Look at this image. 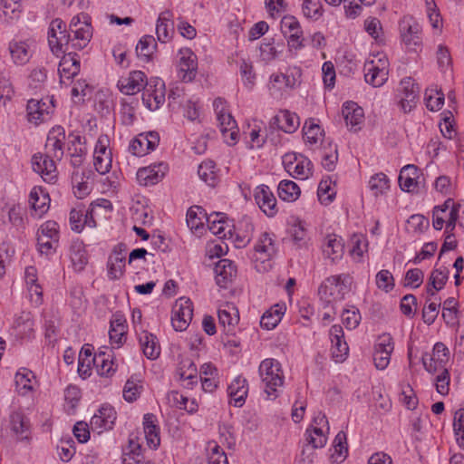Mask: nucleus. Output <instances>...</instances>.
I'll list each match as a JSON object with an SVG mask.
<instances>
[{
  "instance_id": "obj_60",
  "label": "nucleus",
  "mask_w": 464,
  "mask_h": 464,
  "mask_svg": "<svg viewBox=\"0 0 464 464\" xmlns=\"http://www.w3.org/2000/svg\"><path fill=\"white\" fill-rule=\"evenodd\" d=\"M343 323L349 330H353L358 326L361 321V314L358 309H344L342 314Z\"/></svg>"
},
{
  "instance_id": "obj_30",
  "label": "nucleus",
  "mask_w": 464,
  "mask_h": 464,
  "mask_svg": "<svg viewBox=\"0 0 464 464\" xmlns=\"http://www.w3.org/2000/svg\"><path fill=\"white\" fill-rule=\"evenodd\" d=\"M49 107L46 106L45 102L37 100H30L27 102V117L30 122L35 125L44 121L46 117L49 115Z\"/></svg>"
},
{
  "instance_id": "obj_61",
  "label": "nucleus",
  "mask_w": 464,
  "mask_h": 464,
  "mask_svg": "<svg viewBox=\"0 0 464 464\" xmlns=\"http://www.w3.org/2000/svg\"><path fill=\"white\" fill-rule=\"evenodd\" d=\"M423 272L419 268L410 269L404 277V286L418 288L423 282Z\"/></svg>"
},
{
  "instance_id": "obj_14",
  "label": "nucleus",
  "mask_w": 464,
  "mask_h": 464,
  "mask_svg": "<svg viewBox=\"0 0 464 464\" xmlns=\"http://www.w3.org/2000/svg\"><path fill=\"white\" fill-rule=\"evenodd\" d=\"M281 28L285 35L287 36L290 48L300 49L303 47L301 40L303 32L299 22L294 16H285L281 21Z\"/></svg>"
},
{
  "instance_id": "obj_53",
  "label": "nucleus",
  "mask_w": 464,
  "mask_h": 464,
  "mask_svg": "<svg viewBox=\"0 0 464 464\" xmlns=\"http://www.w3.org/2000/svg\"><path fill=\"white\" fill-rule=\"evenodd\" d=\"M60 34H63V37L57 36V45L51 47V51L53 54L56 56L59 55L60 53H69L74 51L72 49V33L67 30L60 32Z\"/></svg>"
},
{
  "instance_id": "obj_6",
  "label": "nucleus",
  "mask_w": 464,
  "mask_h": 464,
  "mask_svg": "<svg viewBox=\"0 0 464 464\" xmlns=\"http://www.w3.org/2000/svg\"><path fill=\"white\" fill-rule=\"evenodd\" d=\"M65 139V130L62 126L53 127L47 134L44 145L45 152L55 158L56 160H61L64 153Z\"/></svg>"
},
{
  "instance_id": "obj_24",
  "label": "nucleus",
  "mask_w": 464,
  "mask_h": 464,
  "mask_svg": "<svg viewBox=\"0 0 464 464\" xmlns=\"http://www.w3.org/2000/svg\"><path fill=\"white\" fill-rule=\"evenodd\" d=\"M247 392V382L240 376L237 377L227 387L228 396L234 401L236 407H241L245 403Z\"/></svg>"
},
{
  "instance_id": "obj_21",
  "label": "nucleus",
  "mask_w": 464,
  "mask_h": 464,
  "mask_svg": "<svg viewBox=\"0 0 464 464\" xmlns=\"http://www.w3.org/2000/svg\"><path fill=\"white\" fill-rule=\"evenodd\" d=\"M175 34L174 22L169 11L162 12L157 20L156 34L159 42L166 44L169 42Z\"/></svg>"
},
{
  "instance_id": "obj_8",
  "label": "nucleus",
  "mask_w": 464,
  "mask_h": 464,
  "mask_svg": "<svg viewBox=\"0 0 464 464\" xmlns=\"http://www.w3.org/2000/svg\"><path fill=\"white\" fill-rule=\"evenodd\" d=\"M299 118L295 113L289 111H280L269 122V130H283L285 133H293L299 127Z\"/></svg>"
},
{
  "instance_id": "obj_35",
  "label": "nucleus",
  "mask_w": 464,
  "mask_h": 464,
  "mask_svg": "<svg viewBox=\"0 0 464 464\" xmlns=\"http://www.w3.org/2000/svg\"><path fill=\"white\" fill-rule=\"evenodd\" d=\"M197 366L191 359L185 358L179 362L177 369V375H179L180 380L188 381L187 384L188 387L192 386L197 382Z\"/></svg>"
},
{
  "instance_id": "obj_20",
  "label": "nucleus",
  "mask_w": 464,
  "mask_h": 464,
  "mask_svg": "<svg viewBox=\"0 0 464 464\" xmlns=\"http://www.w3.org/2000/svg\"><path fill=\"white\" fill-rule=\"evenodd\" d=\"M218 324L227 334H231L235 325L239 321L237 310L229 303H226L218 311Z\"/></svg>"
},
{
  "instance_id": "obj_19",
  "label": "nucleus",
  "mask_w": 464,
  "mask_h": 464,
  "mask_svg": "<svg viewBox=\"0 0 464 464\" xmlns=\"http://www.w3.org/2000/svg\"><path fill=\"white\" fill-rule=\"evenodd\" d=\"M125 245L119 244L108 260V275L112 280L122 276L125 267Z\"/></svg>"
},
{
  "instance_id": "obj_27",
  "label": "nucleus",
  "mask_w": 464,
  "mask_h": 464,
  "mask_svg": "<svg viewBox=\"0 0 464 464\" xmlns=\"http://www.w3.org/2000/svg\"><path fill=\"white\" fill-rule=\"evenodd\" d=\"M165 101V84L163 82H158L155 90L150 92V89L142 94V102L151 111L160 107Z\"/></svg>"
},
{
  "instance_id": "obj_59",
  "label": "nucleus",
  "mask_w": 464,
  "mask_h": 464,
  "mask_svg": "<svg viewBox=\"0 0 464 464\" xmlns=\"http://www.w3.org/2000/svg\"><path fill=\"white\" fill-rule=\"evenodd\" d=\"M334 448L335 457V461H343L347 455V442H346V435L343 431H339L334 438Z\"/></svg>"
},
{
  "instance_id": "obj_62",
  "label": "nucleus",
  "mask_w": 464,
  "mask_h": 464,
  "mask_svg": "<svg viewBox=\"0 0 464 464\" xmlns=\"http://www.w3.org/2000/svg\"><path fill=\"white\" fill-rule=\"evenodd\" d=\"M393 281H394L393 276H392V273L388 270H381L376 275L377 286L380 289L384 290L385 292H389L393 288V286H394Z\"/></svg>"
},
{
  "instance_id": "obj_49",
  "label": "nucleus",
  "mask_w": 464,
  "mask_h": 464,
  "mask_svg": "<svg viewBox=\"0 0 464 464\" xmlns=\"http://www.w3.org/2000/svg\"><path fill=\"white\" fill-rule=\"evenodd\" d=\"M207 223L209 230L219 237H225V226L227 221L224 218V214L220 212L211 213L208 215Z\"/></svg>"
},
{
  "instance_id": "obj_11",
  "label": "nucleus",
  "mask_w": 464,
  "mask_h": 464,
  "mask_svg": "<svg viewBox=\"0 0 464 464\" xmlns=\"http://www.w3.org/2000/svg\"><path fill=\"white\" fill-rule=\"evenodd\" d=\"M379 63H381V65L375 64L373 61L364 64L365 82L372 87L382 86L388 79V62L379 59Z\"/></svg>"
},
{
  "instance_id": "obj_7",
  "label": "nucleus",
  "mask_w": 464,
  "mask_h": 464,
  "mask_svg": "<svg viewBox=\"0 0 464 464\" xmlns=\"http://www.w3.org/2000/svg\"><path fill=\"white\" fill-rule=\"evenodd\" d=\"M116 411L109 404H103L91 419L92 430L102 433L104 430H111L116 420Z\"/></svg>"
},
{
  "instance_id": "obj_10",
  "label": "nucleus",
  "mask_w": 464,
  "mask_h": 464,
  "mask_svg": "<svg viewBox=\"0 0 464 464\" xmlns=\"http://www.w3.org/2000/svg\"><path fill=\"white\" fill-rule=\"evenodd\" d=\"M329 334L332 342V356L336 362H343L348 355L349 347L344 341L342 326L338 324L333 325Z\"/></svg>"
},
{
  "instance_id": "obj_57",
  "label": "nucleus",
  "mask_w": 464,
  "mask_h": 464,
  "mask_svg": "<svg viewBox=\"0 0 464 464\" xmlns=\"http://www.w3.org/2000/svg\"><path fill=\"white\" fill-rule=\"evenodd\" d=\"M313 432L315 436L311 433L308 435L306 438L308 445L303 449V455H304L305 452L309 450L323 448L326 443V438L320 428H314Z\"/></svg>"
},
{
  "instance_id": "obj_52",
  "label": "nucleus",
  "mask_w": 464,
  "mask_h": 464,
  "mask_svg": "<svg viewBox=\"0 0 464 464\" xmlns=\"http://www.w3.org/2000/svg\"><path fill=\"white\" fill-rule=\"evenodd\" d=\"M453 430L456 441L459 448L464 447V409L460 408L455 411L453 419Z\"/></svg>"
},
{
  "instance_id": "obj_37",
  "label": "nucleus",
  "mask_w": 464,
  "mask_h": 464,
  "mask_svg": "<svg viewBox=\"0 0 464 464\" xmlns=\"http://www.w3.org/2000/svg\"><path fill=\"white\" fill-rule=\"evenodd\" d=\"M277 192L282 200L293 202L299 198L301 190L295 182L285 179L279 183Z\"/></svg>"
},
{
  "instance_id": "obj_28",
  "label": "nucleus",
  "mask_w": 464,
  "mask_h": 464,
  "mask_svg": "<svg viewBox=\"0 0 464 464\" xmlns=\"http://www.w3.org/2000/svg\"><path fill=\"white\" fill-rule=\"evenodd\" d=\"M50 198L41 188H34L29 195V204L35 215L42 217L49 208Z\"/></svg>"
},
{
  "instance_id": "obj_18",
  "label": "nucleus",
  "mask_w": 464,
  "mask_h": 464,
  "mask_svg": "<svg viewBox=\"0 0 464 464\" xmlns=\"http://www.w3.org/2000/svg\"><path fill=\"white\" fill-rule=\"evenodd\" d=\"M216 274V283L222 288H227V285L236 277L237 268L232 261L228 259L219 260L214 268Z\"/></svg>"
},
{
  "instance_id": "obj_5",
  "label": "nucleus",
  "mask_w": 464,
  "mask_h": 464,
  "mask_svg": "<svg viewBox=\"0 0 464 464\" xmlns=\"http://www.w3.org/2000/svg\"><path fill=\"white\" fill-rule=\"evenodd\" d=\"M55 160V158L46 152L36 153L32 158L33 170L41 175L44 181L53 183L57 178Z\"/></svg>"
},
{
  "instance_id": "obj_32",
  "label": "nucleus",
  "mask_w": 464,
  "mask_h": 464,
  "mask_svg": "<svg viewBox=\"0 0 464 464\" xmlns=\"http://www.w3.org/2000/svg\"><path fill=\"white\" fill-rule=\"evenodd\" d=\"M302 71L298 67H293L285 73H277L271 76L274 82L284 84L285 88L293 89L301 82Z\"/></svg>"
},
{
  "instance_id": "obj_44",
  "label": "nucleus",
  "mask_w": 464,
  "mask_h": 464,
  "mask_svg": "<svg viewBox=\"0 0 464 464\" xmlns=\"http://www.w3.org/2000/svg\"><path fill=\"white\" fill-rule=\"evenodd\" d=\"M125 320L121 317H115L111 322V329L109 332L110 340L112 343L121 345L126 340V325Z\"/></svg>"
},
{
  "instance_id": "obj_16",
  "label": "nucleus",
  "mask_w": 464,
  "mask_h": 464,
  "mask_svg": "<svg viewBox=\"0 0 464 464\" xmlns=\"http://www.w3.org/2000/svg\"><path fill=\"white\" fill-rule=\"evenodd\" d=\"M400 30L402 41L408 47L412 48L420 44V25L411 17H404L401 20Z\"/></svg>"
},
{
  "instance_id": "obj_31",
  "label": "nucleus",
  "mask_w": 464,
  "mask_h": 464,
  "mask_svg": "<svg viewBox=\"0 0 464 464\" xmlns=\"http://www.w3.org/2000/svg\"><path fill=\"white\" fill-rule=\"evenodd\" d=\"M188 55H183L180 58L179 62V71L180 78L183 82H191L195 77L197 73V68H198V63H197V57L194 53L191 52H187Z\"/></svg>"
},
{
  "instance_id": "obj_51",
  "label": "nucleus",
  "mask_w": 464,
  "mask_h": 464,
  "mask_svg": "<svg viewBox=\"0 0 464 464\" xmlns=\"http://www.w3.org/2000/svg\"><path fill=\"white\" fill-rule=\"evenodd\" d=\"M92 361L96 367L98 374L101 376H109L115 371L113 369V362L109 361V359L105 357L104 353L94 354Z\"/></svg>"
},
{
  "instance_id": "obj_63",
  "label": "nucleus",
  "mask_w": 464,
  "mask_h": 464,
  "mask_svg": "<svg viewBox=\"0 0 464 464\" xmlns=\"http://www.w3.org/2000/svg\"><path fill=\"white\" fill-rule=\"evenodd\" d=\"M400 307L404 315L412 317L417 307V298L411 294L404 295L401 298Z\"/></svg>"
},
{
  "instance_id": "obj_39",
  "label": "nucleus",
  "mask_w": 464,
  "mask_h": 464,
  "mask_svg": "<svg viewBox=\"0 0 464 464\" xmlns=\"http://www.w3.org/2000/svg\"><path fill=\"white\" fill-rule=\"evenodd\" d=\"M208 214L205 209L199 206H193L187 212V225L191 230H198L203 227V219L207 220Z\"/></svg>"
},
{
  "instance_id": "obj_33",
  "label": "nucleus",
  "mask_w": 464,
  "mask_h": 464,
  "mask_svg": "<svg viewBox=\"0 0 464 464\" xmlns=\"http://www.w3.org/2000/svg\"><path fill=\"white\" fill-rule=\"evenodd\" d=\"M255 251L259 255L256 259H263V261L269 260L275 255L276 247L269 233L265 232L261 235L255 246Z\"/></svg>"
},
{
  "instance_id": "obj_41",
  "label": "nucleus",
  "mask_w": 464,
  "mask_h": 464,
  "mask_svg": "<svg viewBox=\"0 0 464 464\" xmlns=\"http://www.w3.org/2000/svg\"><path fill=\"white\" fill-rule=\"evenodd\" d=\"M448 280V271L446 268L434 269L430 276V282L427 285V294L430 296L435 295V291L443 288Z\"/></svg>"
},
{
  "instance_id": "obj_56",
  "label": "nucleus",
  "mask_w": 464,
  "mask_h": 464,
  "mask_svg": "<svg viewBox=\"0 0 464 464\" xmlns=\"http://www.w3.org/2000/svg\"><path fill=\"white\" fill-rule=\"evenodd\" d=\"M337 278L336 292L334 295V300H343L345 295L350 291L352 277L348 274L334 276Z\"/></svg>"
},
{
  "instance_id": "obj_34",
  "label": "nucleus",
  "mask_w": 464,
  "mask_h": 464,
  "mask_svg": "<svg viewBox=\"0 0 464 464\" xmlns=\"http://www.w3.org/2000/svg\"><path fill=\"white\" fill-rule=\"evenodd\" d=\"M417 168L414 165L403 167L399 175V185L403 191L412 192L417 187Z\"/></svg>"
},
{
  "instance_id": "obj_50",
  "label": "nucleus",
  "mask_w": 464,
  "mask_h": 464,
  "mask_svg": "<svg viewBox=\"0 0 464 464\" xmlns=\"http://www.w3.org/2000/svg\"><path fill=\"white\" fill-rule=\"evenodd\" d=\"M369 188L375 197L383 194L390 188V180L383 173H378L369 180Z\"/></svg>"
},
{
  "instance_id": "obj_48",
  "label": "nucleus",
  "mask_w": 464,
  "mask_h": 464,
  "mask_svg": "<svg viewBox=\"0 0 464 464\" xmlns=\"http://www.w3.org/2000/svg\"><path fill=\"white\" fill-rule=\"evenodd\" d=\"M427 108L431 111H439L444 104V93L437 88H428L424 97Z\"/></svg>"
},
{
  "instance_id": "obj_42",
  "label": "nucleus",
  "mask_w": 464,
  "mask_h": 464,
  "mask_svg": "<svg viewBox=\"0 0 464 464\" xmlns=\"http://www.w3.org/2000/svg\"><path fill=\"white\" fill-rule=\"evenodd\" d=\"M343 242L341 237L328 236L324 245V253L333 260L342 256L343 253Z\"/></svg>"
},
{
  "instance_id": "obj_55",
  "label": "nucleus",
  "mask_w": 464,
  "mask_h": 464,
  "mask_svg": "<svg viewBox=\"0 0 464 464\" xmlns=\"http://www.w3.org/2000/svg\"><path fill=\"white\" fill-rule=\"evenodd\" d=\"M303 131L304 140L310 144H315L323 133L321 127L314 123L313 120L305 121Z\"/></svg>"
},
{
  "instance_id": "obj_54",
  "label": "nucleus",
  "mask_w": 464,
  "mask_h": 464,
  "mask_svg": "<svg viewBox=\"0 0 464 464\" xmlns=\"http://www.w3.org/2000/svg\"><path fill=\"white\" fill-rule=\"evenodd\" d=\"M332 180L330 179H324L321 180L317 189V196L321 203L328 205L331 203L335 196V192L331 188Z\"/></svg>"
},
{
  "instance_id": "obj_9",
  "label": "nucleus",
  "mask_w": 464,
  "mask_h": 464,
  "mask_svg": "<svg viewBox=\"0 0 464 464\" xmlns=\"http://www.w3.org/2000/svg\"><path fill=\"white\" fill-rule=\"evenodd\" d=\"M254 198L259 208L267 217H274L277 213L276 198L268 186H257L254 191Z\"/></svg>"
},
{
  "instance_id": "obj_26",
  "label": "nucleus",
  "mask_w": 464,
  "mask_h": 464,
  "mask_svg": "<svg viewBox=\"0 0 464 464\" xmlns=\"http://www.w3.org/2000/svg\"><path fill=\"white\" fill-rule=\"evenodd\" d=\"M121 82V91L126 95H133L144 89L147 82L146 74L141 71H134Z\"/></svg>"
},
{
  "instance_id": "obj_25",
  "label": "nucleus",
  "mask_w": 464,
  "mask_h": 464,
  "mask_svg": "<svg viewBox=\"0 0 464 464\" xmlns=\"http://www.w3.org/2000/svg\"><path fill=\"white\" fill-rule=\"evenodd\" d=\"M11 430L21 440H28L30 434L29 420L21 412H12L9 417Z\"/></svg>"
},
{
  "instance_id": "obj_15",
  "label": "nucleus",
  "mask_w": 464,
  "mask_h": 464,
  "mask_svg": "<svg viewBox=\"0 0 464 464\" xmlns=\"http://www.w3.org/2000/svg\"><path fill=\"white\" fill-rule=\"evenodd\" d=\"M167 169L168 166L163 162H160L157 165L141 168L137 172V179L140 185H155L161 180Z\"/></svg>"
},
{
  "instance_id": "obj_64",
  "label": "nucleus",
  "mask_w": 464,
  "mask_h": 464,
  "mask_svg": "<svg viewBox=\"0 0 464 464\" xmlns=\"http://www.w3.org/2000/svg\"><path fill=\"white\" fill-rule=\"evenodd\" d=\"M208 464H228L227 457L218 445H214L208 455Z\"/></svg>"
},
{
  "instance_id": "obj_17",
  "label": "nucleus",
  "mask_w": 464,
  "mask_h": 464,
  "mask_svg": "<svg viewBox=\"0 0 464 464\" xmlns=\"http://www.w3.org/2000/svg\"><path fill=\"white\" fill-rule=\"evenodd\" d=\"M138 339L143 354L150 360L157 359L160 354V345L157 336L146 330L138 334Z\"/></svg>"
},
{
  "instance_id": "obj_3",
  "label": "nucleus",
  "mask_w": 464,
  "mask_h": 464,
  "mask_svg": "<svg viewBox=\"0 0 464 464\" xmlns=\"http://www.w3.org/2000/svg\"><path fill=\"white\" fill-rule=\"evenodd\" d=\"M193 317V306L189 298L180 297L172 308L171 324L176 331L186 330Z\"/></svg>"
},
{
  "instance_id": "obj_46",
  "label": "nucleus",
  "mask_w": 464,
  "mask_h": 464,
  "mask_svg": "<svg viewBox=\"0 0 464 464\" xmlns=\"http://www.w3.org/2000/svg\"><path fill=\"white\" fill-rule=\"evenodd\" d=\"M18 334L23 337H30L34 332V321L30 312H22L14 322Z\"/></svg>"
},
{
  "instance_id": "obj_4",
  "label": "nucleus",
  "mask_w": 464,
  "mask_h": 464,
  "mask_svg": "<svg viewBox=\"0 0 464 464\" xmlns=\"http://www.w3.org/2000/svg\"><path fill=\"white\" fill-rule=\"evenodd\" d=\"M399 105L403 112H410L417 103L420 88L411 78H404L398 88Z\"/></svg>"
},
{
  "instance_id": "obj_1",
  "label": "nucleus",
  "mask_w": 464,
  "mask_h": 464,
  "mask_svg": "<svg viewBox=\"0 0 464 464\" xmlns=\"http://www.w3.org/2000/svg\"><path fill=\"white\" fill-rule=\"evenodd\" d=\"M258 373L267 397L270 400L276 399L285 380L281 363L274 358H266L261 362Z\"/></svg>"
},
{
  "instance_id": "obj_13",
  "label": "nucleus",
  "mask_w": 464,
  "mask_h": 464,
  "mask_svg": "<svg viewBox=\"0 0 464 464\" xmlns=\"http://www.w3.org/2000/svg\"><path fill=\"white\" fill-rule=\"evenodd\" d=\"M78 22V17H72L69 24L70 32L72 34V49L73 50H82L85 48L92 37V24L83 22V27L77 28L75 24Z\"/></svg>"
},
{
  "instance_id": "obj_45",
  "label": "nucleus",
  "mask_w": 464,
  "mask_h": 464,
  "mask_svg": "<svg viewBox=\"0 0 464 464\" xmlns=\"http://www.w3.org/2000/svg\"><path fill=\"white\" fill-rule=\"evenodd\" d=\"M198 177L210 187H215L218 177L215 171V163L212 160L202 162L198 169Z\"/></svg>"
},
{
  "instance_id": "obj_23",
  "label": "nucleus",
  "mask_w": 464,
  "mask_h": 464,
  "mask_svg": "<svg viewBox=\"0 0 464 464\" xmlns=\"http://www.w3.org/2000/svg\"><path fill=\"white\" fill-rule=\"evenodd\" d=\"M342 113L345 120L346 125L356 131L358 127L363 121V110L357 106L355 102H347L343 104Z\"/></svg>"
},
{
  "instance_id": "obj_36",
  "label": "nucleus",
  "mask_w": 464,
  "mask_h": 464,
  "mask_svg": "<svg viewBox=\"0 0 464 464\" xmlns=\"http://www.w3.org/2000/svg\"><path fill=\"white\" fill-rule=\"evenodd\" d=\"M92 348L89 344L82 346L78 360V373L83 379L91 375V365L92 362Z\"/></svg>"
},
{
  "instance_id": "obj_58",
  "label": "nucleus",
  "mask_w": 464,
  "mask_h": 464,
  "mask_svg": "<svg viewBox=\"0 0 464 464\" xmlns=\"http://www.w3.org/2000/svg\"><path fill=\"white\" fill-rule=\"evenodd\" d=\"M303 13L308 18L317 20L323 14V5L321 0H304Z\"/></svg>"
},
{
  "instance_id": "obj_43",
  "label": "nucleus",
  "mask_w": 464,
  "mask_h": 464,
  "mask_svg": "<svg viewBox=\"0 0 464 464\" xmlns=\"http://www.w3.org/2000/svg\"><path fill=\"white\" fill-rule=\"evenodd\" d=\"M337 278L335 276L327 277L319 286L318 295L320 299L325 303V305H329L333 302H336L337 300H334V292H336V284Z\"/></svg>"
},
{
  "instance_id": "obj_22",
  "label": "nucleus",
  "mask_w": 464,
  "mask_h": 464,
  "mask_svg": "<svg viewBox=\"0 0 464 464\" xmlns=\"http://www.w3.org/2000/svg\"><path fill=\"white\" fill-rule=\"evenodd\" d=\"M218 121L225 141L228 145H234L238 137V129L234 117L230 113L226 112L220 114V116L218 117Z\"/></svg>"
},
{
  "instance_id": "obj_38",
  "label": "nucleus",
  "mask_w": 464,
  "mask_h": 464,
  "mask_svg": "<svg viewBox=\"0 0 464 464\" xmlns=\"http://www.w3.org/2000/svg\"><path fill=\"white\" fill-rule=\"evenodd\" d=\"M14 381L19 392L25 394L33 391L35 376L29 369L23 368L16 372Z\"/></svg>"
},
{
  "instance_id": "obj_40",
  "label": "nucleus",
  "mask_w": 464,
  "mask_h": 464,
  "mask_svg": "<svg viewBox=\"0 0 464 464\" xmlns=\"http://www.w3.org/2000/svg\"><path fill=\"white\" fill-rule=\"evenodd\" d=\"M9 51L14 63L25 64L30 60L29 45L25 42H12L9 44Z\"/></svg>"
},
{
  "instance_id": "obj_2",
  "label": "nucleus",
  "mask_w": 464,
  "mask_h": 464,
  "mask_svg": "<svg viewBox=\"0 0 464 464\" xmlns=\"http://www.w3.org/2000/svg\"><path fill=\"white\" fill-rule=\"evenodd\" d=\"M460 204H455L452 198H448L441 206L433 208V227L440 230L446 223L447 229H453L459 217Z\"/></svg>"
},
{
  "instance_id": "obj_12",
  "label": "nucleus",
  "mask_w": 464,
  "mask_h": 464,
  "mask_svg": "<svg viewBox=\"0 0 464 464\" xmlns=\"http://www.w3.org/2000/svg\"><path fill=\"white\" fill-rule=\"evenodd\" d=\"M283 163L286 171L294 178L306 179L311 173L312 163L306 158L298 160L295 155L285 154L283 157Z\"/></svg>"
},
{
  "instance_id": "obj_47",
  "label": "nucleus",
  "mask_w": 464,
  "mask_h": 464,
  "mask_svg": "<svg viewBox=\"0 0 464 464\" xmlns=\"http://www.w3.org/2000/svg\"><path fill=\"white\" fill-rule=\"evenodd\" d=\"M157 44L152 35H144L136 46V53L143 61L148 62L153 53Z\"/></svg>"
},
{
  "instance_id": "obj_29",
  "label": "nucleus",
  "mask_w": 464,
  "mask_h": 464,
  "mask_svg": "<svg viewBox=\"0 0 464 464\" xmlns=\"http://www.w3.org/2000/svg\"><path fill=\"white\" fill-rule=\"evenodd\" d=\"M58 72L63 77L65 75L67 79L74 77L80 72V60L76 53L69 52L65 53L60 61Z\"/></svg>"
}]
</instances>
